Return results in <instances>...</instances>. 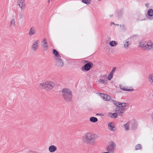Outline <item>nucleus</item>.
Listing matches in <instances>:
<instances>
[{
    "instance_id": "0eeeda50",
    "label": "nucleus",
    "mask_w": 153,
    "mask_h": 153,
    "mask_svg": "<svg viewBox=\"0 0 153 153\" xmlns=\"http://www.w3.org/2000/svg\"><path fill=\"white\" fill-rule=\"evenodd\" d=\"M107 128L110 131L114 132L117 130L116 126L113 122H111L107 124Z\"/></svg>"
},
{
    "instance_id": "f3484780",
    "label": "nucleus",
    "mask_w": 153,
    "mask_h": 153,
    "mask_svg": "<svg viewBox=\"0 0 153 153\" xmlns=\"http://www.w3.org/2000/svg\"><path fill=\"white\" fill-rule=\"evenodd\" d=\"M36 33V29L33 27H32L30 29L28 33V35L29 36H32L35 33Z\"/></svg>"
},
{
    "instance_id": "9d476101",
    "label": "nucleus",
    "mask_w": 153,
    "mask_h": 153,
    "mask_svg": "<svg viewBox=\"0 0 153 153\" xmlns=\"http://www.w3.org/2000/svg\"><path fill=\"white\" fill-rule=\"evenodd\" d=\"M113 104L116 106L120 108L124 107L126 106L127 105V103H120L116 101H113Z\"/></svg>"
},
{
    "instance_id": "b1692460",
    "label": "nucleus",
    "mask_w": 153,
    "mask_h": 153,
    "mask_svg": "<svg viewBox=\"0 0 153 153\" xmlns=\"http://www.w3.org/2000/svg\"><path fill=\"white\" fill-rule=\"evenodd\" d=\"M92 0H82L81 1L86 4H91Z\"/></svg>"
},
{
    "instance_id": "c9c22d12",
    "label": "nucleus",
    "mask_w": 153,
    "mask_h": 153,
    "mask_svg": "<svg viewBox=\"0 0 153 153\" xmlns=\"http://www.w3.org/2000/svg\"><path fill=\"white\" fill-rule=\"evenodd\" d=\"M151 117L152 120L153 121V112L151 114Z\"/></svg>"
},
{
    "instance_id": "6e6552de",
    "label": "nucleus",
    "mask_w": 153,
    "mask_h": 153,
    "mask_svg": "<svg viewBox=\"0 0 153 153\" xmlns=\"http://www.w3.org/2000/svg\"><path fill=\"white\" fill-rule=\"evenodd\" d=\"M93 64L91 62H89L88 63L85 64V65L83 66L81 68L82 71H88L93 66Z\"/></svg>"
},
{
    "instance_id": "2eb2a0df",
    "label": "nucleus",
    "mask_w": 153,
    "mask_h": 153,
    "mask_svg": "<svg viewBox=\"0 0 153 153\" xmlns=\"http://www.w3.org/2000/svg\"><path fill=\"white\" fill-rule=\"evenodd\" d=\"M119 87L121 90H122L123 91H132L134 90V89L133 88L128 89L127 88H126L124 86L121 85H119Z\"/></svg>"
},
{
    "instance_id": "393cba45",
    "label": "nucleus",
    "mask_w": 153,
    "mask_h": 153,
    "mask_svg": "<svg viewBox=\"0 0 153 153\" xmlns=\"http://www.w3.org/2000/svg\"><path fill=\"white\" fill-rule=\"evenodd\" d=\"M53 54L55 55V58L60 57L59 55V53L56 50L54 49L53 50Z\"/></svg>"
},
{
    "instance_id": "cd10ccee",
    "label": "nucleus",
    "mask_w": 153,
    "mask_h": 153,
    "mask_svg": "<svg viewBox=\"0 0 153 153\" xmlns=\"http://www.w3.org/2000/svg\"><path fill=\"white\" fill-rule=\"evenodd\" d=\"M138 126V124L137 122H135L132 124V127L133 129H136Z\"/></svg>"
},
{
    "instance_id": "6ab92c4d",
    "label": "nucleus",
    "mask_w": 153,
    "mask_h": 153,
    "mask_svg": "<svg viewBox=\"0 0 153 153\" xmlns=\"http://www.w3.org/2000/svg\"><path fill=\"white\" fill-rule=\"evenodd\" d=\"M130 122H128L126 124L123 125V126L126 131H128L129 130V126L130 125Z\"/></svg>"
},
{
    "instance_id": "f03ea898",
    "label": "nucleus",
    "mask_w": 153,
    "mask_h": 153,
    "mask_svg": "<svg viewBox=\"0 0 153 153\" xmlns=\"http://www.w3.org/2000/svg\"><path fill=\"white\" fill-rule=\"evenodd\" d=\"M96 136L90 132H88L82 136V140L85 143L90 144H94L95 143Z\"/></svg>"
},
{
    "instance_id": "20e7f679",
    "label": "nucleus",
    "mask_w": 153,
    "mask_h": 153,
    "mask_svg": "<svg viewBox=\"0 0 153 153\" xmlns=\"http://www.w3.org/2000/svg\"><path fill=\"white\" fill-rule=\"evenodd\" d=\"M139 46L143 48L146 50L152 51L153 50V42L150 40H147L140 43Z\"/></svg>"
},
{
    "instance_id": "72a5a7b5",
    "label": "nucleus",
    "mask_w": 153,
    "mask_h": 153,
    "mask_svg": "<svg viewBox=\"0 0 153 153\" xmlns=\"http://www.w3.org/2000/svg\"><path fill=\"white\" fill-rule=\"evenodd\" d=\"M43 42L42 43H47L46 39L45 38H44L42 40Z\"/></svg>"
},
{
    "instance_id": "7ed1b4c3",
    "label": "nucleus",
    "mask_w": 153,
    "mask_h": 153,
    "mask_svg": "<svg viewBox=\"0 0 153 153\" xmlns=\"http://www.w3.org/2000/svg\"><path fill=\"white\" fill-rule=\"evenodd\" d=\"M62 93L63 98L65 101L67 102H70L71 100L72 93L69 89H63L62 91Z\"/></svg>"
},
{
    "instance_id": "1a4fd4ad",
    "label": "nucleus",
    "mask_w": 153,
    "mask_h": 153,
    "mask_svg": "<svg viewBox=\"0 0 153 153\" xmlns=\"http://www.w3.org/2000/svg\"><path fill=\"white\" fill-rule=\"evenodd\" d=\"M100 96L105 101H111L113 103V101H115L111 98L110 96L106 94H100Z\"/></svg>"
},
{
    "instance_id": "f704fd0d",
    "label": "nucleus",
    "mask_w": 153,
    "mask_h": 153,
    "mask_svg": "<svg viewBox=\"0 0 153 153\" xmlns=\"http://www.w3.org/2000/svg\"><path fill=\"white\" fill-rule=\"evenodd\" d=\"M115 70H116V68L115 67L113 68L112 69V71H111V73H113L114 72Z\"/></svg>"
},
{
    "instance_id": "4c0bfd02",
    "label": "nucleus",
    "mask_w": 153,
    "mask_h": 153,
    "mask_svg": "<svg viewBox=\"0 0 153 153\" xmlns=\"http://www.w3.org/2000/svg\"><path fill=\"white\" fill-rule=\"evenodd\" d=\"M52 0H48V2L49 3Z\"/></svg>"
},
{
    "instance_id": "c85d7f7f",
    "label": "nucleus",
    "mask_w": 153,
    "mask_h": 153,
    "mask_svg": "<svg viewBox=\"0 0 153 153\" xmlns=\"http://www.w3.org/2000/svg\"><path fill=\"white\" fill-rule=\"evenodd\" d=\"M10 25L11 26H14L15 25L14 20H11L10 22Z\"/></svg>"
},
{
    "instance_id": "5701e85b",
    "label": "nucleus",
    "mask_w": 153,
    "mask_h": 153,
    "mask_svg": "<svg viewBox=\"0 0 153 153\" xmlns=\"http://www.w3.org/2000/svg\"><path fill=\"white\" fill-rule=\"evenodd\" d=\"M89 120L92 122L95 123L98 121V119L96 117H91L90 118Z\"/></svg>"
},
{
    "instance_id": "9b49d317",
    "label": "nucleus",
    "mask_w": 153,
    "mask_h": 153,
    "mask_svg": "<svg viewBox=\"0 0 153 153\" xmlns=\"http://www.w3.org/2000/svg\"><path fill=\"white\" fill-rule=\"evenodd\" d=\"M56 65L59 67H62L64 65V63L60 57L55 58Z\"/></svg>"
},
{
    "instance_id": "aec40b11",
    "label": "nucleus",
    "mask_w": 153,
    "mask_h": 153,
    "mask_svg": "<svg viewBox=\"0 0 153 153\" xmlns=\"http://www.w3.org/2000/svg\"><path fill=\"white\" fill-rule=\"evenodd\" d=\"M98 82L100 84H103L104 85H106L107 82V80L99 79L98 80Z\"/></svg>"
},
{
    "instance_id": "39448f33",
    "label": "nucleus",
    "mask_w": 153,
    "mask_h": 153,
    "mask_svg": "<svg viewBox=\"0 0 153 153\" xmlns=\"http://www.w3.org/2000/svg\"><path fill=\"white\" fill-rule=\"evenodd\" d=\"M17 4L22 10H24L26 8V3L25 0H17Z\"/></svg>"
},
{
    "instance_id": "4be33fe9",
    "label": "nucleus",
    "mask_w": 153,
    "mask_h": 153,
    "mask_svg": "<svg viewBox=\"0 0 153 153\" xmlns=\"http://www.w3.org/2000/svg\"><path fill=\"white\" fill-rule=\"evenodd\" d=\"M130 44V42L128 41H126L124 42L123 46L124 48L126 49H127L129 47V45Z\"/></svg>"
},
{
    "instance_id": "423d86ee",
    "label": "nucleus",
    "mask_w": 153,
    "mask_h": 153,
    "mask_svg": "<svg viewBox=\"0 0 153 153\" xmlns=\"http://www.w3.org/2000/svg\"><path fill=\"white\" fill-rule=\"evenodd\" d=\"M116 148V145L113 142H110L109 145L106 147L107 151L110 153L113 152Z\"/></svg>"
},
{
    "instance_id": "dca6fc26",
    "label": "nucleus",
    "mask_w": 153,
    "mask_h": 153,
    "mask_svg": "<svg viewBox=\"0 0 153 153\" xmlns=\"http://www.w3.org/2000/svg\"><path fill=\"white\" fill-rule=\"evenodd\" d=\"M125 108H117L116 111L119 114V115L122 116V114L125 111Z\"/></svg>"
},
{
    "instance_id": "2f4dec72",
    "label": "nucleus",
    "mask_w": 153,
    "mask_h": 153,
    "mask_svg": "<svg viewBox=\"0 0 153 153\" xmlns=\"http://www.w3.org/2000/svg\"><path fill=\"white\" fill-rule=\"evenodd\" d=\"M141 148V146L140 144H137L135 146V149L136 150L140 149Z\"/></svg>"
},
{
    "instance_id": "4468645a",
    "label": "nucleus",
    "mask_w": 153,
    "mask_h": 153,
    "mask_svg": "<svg viewBox=\"0 0 153 153\" xmlns=\"http://www.w3.org/2000/svg\"><path fill=\"white\" fill-rule=\"evenodd\" d=\"M108 116L112 118H116L118 116V114L115 113L109 112L108 113Z\"/></svg>"
},
{
    "instance_id": "a878e982",
    "label": "nucleus",
    "mask_w": 153,
    "mask_h": 153,
    "mask_svg": "<svg viewBox=\"0 0 153 153\" xmlns=\"http://www.w3.org/2000/svg\"><path fill=\"white\" fill-rule=\"evenodd\" d=\"M148 15L150 16H153V10L152 9H149L148 10L147 12Z\"/></svg>"
},
{
    "instance_id": "bb28decb",
    "label": "nucleus",
    "mask_w": 153,
    "mask_h": 153,
    "mask_svg": "<svg viewBox=\"0 0 153 153\" xmlns=\"http://www.w3.org/2000/svg\"><path fill=\"white\" fill-rule=\"evenodd\" d=\"M107 76L105 74L101 75L100 77V79L107 80Z\"/></svg>"
},
{
    "instance_id": "f8f14e48",
    "label": "nucleus",
    "mask_w": 153,
    "mask_h": 153,
    "mask_svg": "<svg viewBox=\"0 0 153 153\" xmlns=\"http://www.w3.org/2000/svg\"><path fill=\"white\" fill-rule=\"evenodd\" d=\"M39 42V41L37 40L33 43L32 46V49L33 51H36L38 48V44Z\"/></svg>"
},
{
    "instance_id": "7c9ffc66",
    "label": "nucleus",
    "mask_w": 153,
    "mask_h": 153,
    "mask_svg": "<svg viewBox=\"0 0 153 153\" xmlns=\"http://www.w3.org/2000/svg\"><path fill=\"white\" fill-rule=\"evenodd\" d=\"M113 73H110L108 75V79L109 80H110L113 77Z\"/></svg>"
},
{
    "instance_id": "473e14b6",
    "label": "nucleus",
    "mask_w": 153,
    "mask_h": 153,
    "mask_svg": "<svg viewBox=\"0 0 153 153\" xmlns=\"http://www.w3.org/2000/svg\"><path fill=\"white\" fill-rule=\"evenodd\" d=\"M120 27H121V29L123 30H126V27L124 25H120Z\"/></svg>"
},
{
    "instance_id": "c756f323",
    "label": "nucleus",
    "mask_w": 153,
    "mask_h": 153,
    "mask_svg": "<svg viewBox=\"0 0 153 153\" xmlns=\"http://www.w3.org/2000/svg\"><path fill=\"white\" fill-rule=\"evenodd\" d=\"M42 46L45 50H46L47 49L48 47L47 43H45V42L44 43H42Z\"/></svg>"
},
{
    "instance_id": "412c9836",
    "label": "nucleus",
    "mask_w": 153,
    "mask_h": 153,
    "mask_svg": "<svg viewBox=\"0 0 153 153\" xmlns=\"http://www.w3.org/2000/svg\"><path fill=\"white\" fill-rule=\"evenodd\" d=\"M117 42L114 41H110L109 43V45L111 47H114L117 45Z\"/></svg>"
},
{
    "instance_id": "e433bc0d",
    "label": "nucleus",
    "mask_w": 153,
    "mask_h": 153,
    "mask_svg": "<svg viewBox=\"0 0 153 153\" xmlns=\"http://www.w3.org/2000/svg\"><path fill=\"white\" fill-rule=\"evenodd\" d=\"M102 153H110V152L107 151V152H102Z\"/></svg>"
},
{
    "instance_id": "ddd939ff",
    "label": "nucleus",
    "mask_w": 153,
    "mask_h": 153,
    "mask_svg": "<svg viewBox=\"0 0 153 153\" xmlns=\"http://www.w3.org/2000/svg\"><path fill=\"white\" fill-rule=\"evenodd\" d=\"M57 150L56 146L53 145H51L48 148V150L50 152H54Z\"/></svg>"
},
{
    "instance_id": "f257e3e1",
    "label": "nucleus",
    "mask_w": 153,
    "mask_h": 153,
    "mask_svg": "<svg viewBox=\"0 0 153 153\" xmlns=\"http://www.w3.org/2000/svg\"><path fill=\"white\" fill-rule=\"evenodd\" d=\"M54 82L51 80H47L40 82L39 84V88L42 89L50 91L54 87Z\"/></svg>"
},
{
    "instance_id": "58836bf2",
    "label": "nucleus",
    "mask_w": 153,
    "mask_h": 153,
    "mask_svg": "<svg viewBox=\"0 0 153 153\" xmlns=\"http://www.w3.org/2000/svg\"><path fill=\"white\" fill-rule=\"evenodd\" d=\"M112 24H114V23H113V22H112V23H111V25H112Z\"/></svg>"
},
{
    "instance_id": "a211bd4d",
    "label": "nucleus",
    "mask_w": 153,
    "mask_h": 153,
    "mask_svg": "<svg viewBox=\"0 0 153 153\" xmlns=\"http://www.w3.org/2000/svg\"><path fill=\"white\" fill-rule=\"evenodd\" d=\"M148 80L150 83L153 85V74H150L149 75Z\"/></svg>"
}]
</instances>
